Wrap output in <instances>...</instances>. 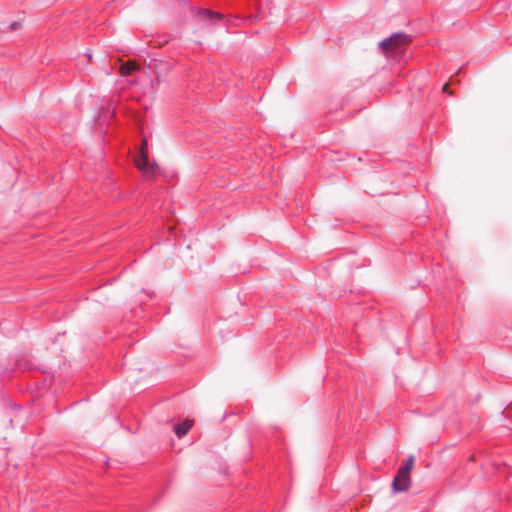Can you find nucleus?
Listing matches in <instances>:
<instances>
[{"label":"nucleus","instance_id":"f03ea898","mask_svg":"<svg viewBox=\"0 0 512 512\" xmlns=\"http://www.w3.org/2000/svg\"><path fill=\"white\" fill-rule=\"evenodd\" d=\"M147 140L144 139L142 142L141 150H140V157L136 161V166L138 169L142 171L145 177L152 178L154 177L156 173L157 165L155 163H148V156H147Z\"/></svg>","mask_w":512,"mask_h":512},{"label":"nucleus","instance_id":"39448f33","mask_svg":"<svg viewBox=\"0 0 512 512\" xmlns=\"http://www.w3.org/2000/svg\"><path fill=\"white\" fill-rule=\"evenodd\" d=\"M138 69L139 65L135 61H128L120 66L119 72L122 76H129Z\"/></svg>","mask_w":512,"mask_h":512},{"label":"nucleus","instance_id":"6e6552de","mask_svg":"<svg viewBox=\"0 0 512 512\" xmlns=\"http://www.w3.org/2000/svg\"><path fill=\"white\" fill-rule=\"evenodd\" d=\"M443 91H444V92H448V86H447V84H445V85L443 86Z\"/></svg>","mask_w":512,"mask_h":512},{"label":"nucleus","instance_id":"1a4fd4ad","mask_svg":"<svg viewBox=\"0 0 512 512\" xmlns=\"http://www.w3.org/2000/svg\"><path fill=\"white\" fill-rule=\"evenodd\" d=\"M16 23L12 24V28L15 29L16 28Z\"/></svg>","mask_w":512,"mask_h":512},{"label":"nucleus","instance_id":"423d86ee","mask_svg":"<svg viewBox=\"0 0 512 512\" xmlns=\"http://www.w3.org/2000/svg\"><path fill=\"white\" fill-rule=\"evenodd\" d=\"M414 468V456L410 455L405 464L399 468L400 471L410 474Z\"/></svg>","mask_w":512,"mask_h":512},{"label":"nucleus","instance_id":"0eeeda50","mask_svg":"<svg viewBox=\"0 0 512 512\" xmlns=\"http://www.w3.org/2000/svg\"><path fill=\"white\" fill-rule=\"evenodd\" d=\"M200 16L204 19H213V18L221 19L222 18V15L220 13L213 12L210 10H202L200 12Z\"/></svg>","mask_w":512,"mask_h":512},{"label":"nucleus","instance_id":"7ed1b4c3","mask_svg":"<svg viewBox=\"0 0 512 512\" xmlns=\"http://www.w3.org/2000/svg\"><path fill=\"white\" fill-rule=\"evenodd\" d=\"M411 486L410 474L398 470L392 482L394 492H406Z\"/></svg>","mask_w":512,"mask_h":512},{"label":"nucleus","instance_id":"20e7f679","mask_svg":"<svg viewBox=\"0 0 512 512\" xmlns=\"http://www.w3.org/2000/svg\"><path fill=\"white\" fill-rule=\"evenodd\" d=\"M193 421L186 419L181 424H177L174 426V432L178 437L184 436L192 427Z\"/></svg>","mask_w":512,"mask_h":512},{"label":"nucleus","instance_id":"f257e3e1","mask_svg":"<svg viewBox=\"0 0 512 512\" xmlns=\"http://www.w3.org/2000/svg\"><path fill=\"white\" fill-rule=\"evenodd\" d=\"M410 42L411 38L409 35L405 33H395L380 42L379 47L387 59L397 61L405 53Z\"/></svg>","mask_w":512,"mask_h":512}]
</instances>
